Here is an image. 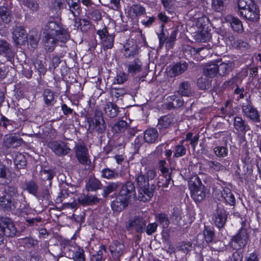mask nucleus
<instances>
[{"mask_svg":"<svg viewBox=\"0 0 261 261\" xmlns=\"http://www.w3.org/2000/svg\"><path fill=\"white\" fill-rule=\"evenodd\" d=\"M238 14L247 23H257L260 19V9L255 0H238Z\"/></svg>","mask_w":261,"mask_h":261,"instance_id":"f257e3e1","label":"nucleus"},{"mask_svg":"<svg viewBox=\"0 0 261 261\" xmlns=\"http://www.w3.org/2000/svg\"><path fill=\"white\" fill-rule=\"evenodd\" d=\"M135 181L140 194L143 196L142 201L150 199L153 196L156 187L154 184H150L148 179L142 172L136 175Z\"/></svg>","mask_w":261,"mask_h":261,"instance_id":"f03ea898","label":"nucleus"},{"mask_svg":"<svg viewBox=\"0 0 261 261\" xmlns=\"http://www.w3.org/2000/svg\"><path fill=\"white\" fill-rule=\"evenodd\" d=\"M250 235L248 229L241 226L236 233L231 237L228 247L232 250H241L245 249L249 241Z\"/></svg>","mask_w":261,"mask_h":261,"instance_id":"7ed1b4c3","label":"nucleus"},{"mask_svg":"<svg viewBox=\"0 0 261 261\" xmlns=\"http://www.w3.org/2000/svg\"><path fill=\"white\" fill-rule=\"evenodd\" d=\"M85 120L88 124V130L89 132H96L102 134L105 131L107 125L105 121L103 113L98 109L94 110L93 116H85Z\"/></svg>","mask_w":261,"mask_h":261,"instance_id":"20e7f679","label":"nucleus"},{"mask_svg":"<svg viewBox=\"0 0 261 261\" xmlns=\"http://www.w3.org/2000/svg\"><path fill=\"white\" fill-rule=\"evenodd\" d=\"M45 33L51 34V36L58 37L61 42L65 43L70 38V34L67 28L61 22L54 21H49L46 25Z\"/></svg>","mask_w":261,"mask_h":261,"instance_id":"39448f33","label":"nucleus"},{"mask_svg":"<svg viewBox=\"0 0 261 261\" xmlns=\"http://www.w3.org/2000/svg\"><path fill=\"white\" fill-rule=\"evenodd\" d=\"M242 112L247 118L254 123H259L260 117L258 112L255 108L251 101V96H246L245 102L243 103L242 106Z\"/></svg>","mask_w":261,"mask_h":261,"instance_id":"423d86ee","label":"nucleus"},{"mask_svg":"<svg viewBox=\"0 0 261 261\" xmlns=\"http://www.w3.org/2000/svg\"><path fill=\"white\" fill-rule=\"evenodd\" d=\"M95 32L104 50L111 49L114 47L115 35L109 33L108 27L104 25L102 29L95 30Z\"/></svg>","mask_w":261,"mask_h":261,"instance_id":"0eeeda50","label":"nucleus"},{"mask_svg":"<svg viewBox=\"0 0 261 261\" xmlns=\"http://www.w3.org/2000/svg\"><path fill=\"white\" fill-rule=\"evenodd\" d=\"M177 120L173 114H168L162 116L158 119L157 128L161 134L164 135L172 129V126Z\"/></svg>","mask_w":261,"mask_h":261,"instance_id":"6e6552de","label":"nucleus"},{"mask_svg":"<svg viewBox=\"0 0 261 261\" xmlns=\"http://www.w3.org/2000/svg\"><path fill=\"white\" fill-rule=\"evenodd\" d=\"M189 64L184 60L173 62L166 68L168 76L175 77L184 73L188 68Z\"/></svg>","mask_w":261,"mask_h":261,"instance_id":"1a4fd4ad","label":"nucleus"},{"mask_svg":"<svg viewBox=\"0 0 261 261\" xmlns=\"http://www.w3.org/2000/svg\"><path fill=\"white\" fill-rule=\"evenodd\" d=\"M117 194L129 203L131 199L134 198L136 195L134 183L130 181H125Z\"/></svg>","mask_w":261,"mask_h":261,"instance_id":"9d476101","label":"nucleus"},{"mask_svg":"<svg viewBox=\"0 0 261 261\" xmlns=\"http://www.w3.org/2000/svg\"><path fill=\"white\" fill-rule=\"evenodd\" d=\"M0 231L7 237H13L16 233V228L11 219L0 216Z\"/></svg>","mask_w":261,"mask_h":261,"instance_id":"9b49d317","label":"nucleus"},{"mask_svg":"<svg viewBox=\"0 0 261 261\" xmlns=\"http://www.w3.org/2000/svg\"><path fill=\"white\" fill-rule=\"evenodd\" d=\"M220 189H218L220 192V196L218 197L219 200L223 202L226 205L230 206H234L236 200L234 194L232 191L228 187L220 185Z\"/></svg>","mask_w":261,"mask_h":261,"instance_id":"f8f14e48","label":"nucleus"},{"mask_svg":"<svg viewBox=\"0 0 261 261\" xmlns=\"http://www.w3.org/2000/svg\"><path fill=\"white\" fill-rule=\"evenodd\" d=\"M60 244L63 253L68 258H70L72 255V253L73 254L77 250V248L81 247L72 239H62Z\"/></svg>","mask_w":261,"mask_h":261,"instance_id":"ddd939ff","label":"nucleus"},{"mask_svg":"<svg viewBox=\"0 0 261 261\" xmlns=\"http://www.w3.org/2000/svg\"><path fill=\"white\" fill-rule=\"evenodd\" d=\"M75 154L78 162L83 165L90 163L88 148L84 144H77L75 147Z\"/></svg>","mask_w":261,"mask_h":261,"instance_id":"4468645a","label":"nucleus"},{"mask_svg":"<svg viewBox=\"0 0 261 261\" xmlns=\"http://www.w3.org/2000/svg\"><path fill=\"white\" fill-rule=\"evenodd\" d=\"M109 250L113 260L120 261V257L124 254L125 246L118 240H113L109 245Z\"/></svg>","mask_w":261,"mask_h":261,"instance_id":"2eb2a0df","label":"nucleus"},{"mask_svg":"<svg viewBox=\"0 0 261 261\" xmlns=\"http://www.w3.org/2000/svg\"><path fill=\"white\" fill-rule=\"evenodd\" d=\"M48 146L52 151L59 156L67 154L70 149L67 146V144L63 141H53L48 143Z\"/></svg>","mask_w":261,"mask_h":261,"instance_id":"dca6fc26","label":"nucleus"},{"mask_svg":"<svg viewBox=\"0 0 261 261\" xmlns=\"http://www.w3.org/2000/svg\"><path fill=\"white\" fill-rule=\"evenodd\" d=\"M227 213L224 207H218L213 217L215 225L219 229L225 225L227 219Z\"/></svg>","mask_w":261,"mask_h":261,"instance_id":"f3484780","label":"nucleus"},{"mask_svg":"<svg viewBox=\"0 0 261 261\" xmlns=\"http://www.w3.org/2000/svg\"><path fill=\"white\" fill-rule=\"evenodd\" d=\"M12 38L16 45H25L28 41V34L22 27H16L12 33Z\"/></svg>","mask_w":261,"mask_h":261,"instance_id":"a211bd4d","label":"nucleus"},{"mask_svg":"<svg viewBox=\"0 0 261 261\" xmlns=\"http://www.w3.org/2000/svg\"><path fill=\"white\" fill-rule=\"evenodd\" d=\"M59 40L51 34L45 33L42 38V45L47 53L53 52L58 45Z\"/></svg>","mask_w":261,"mask_h":261,"instance_id":"6ab92c4d","label":"nucleus"},{"mask_svg":"<svg viewBox=\"0 0 261 261\" xmlns=\"http://www.w3.org/2000/svg\"><path fill=\"white\" fill-rule=\"evenodd\" d=\"M127 227L128 229L133 228L137 233L141 234L145 231L146 221L142 217L135 216L134 220L128 223Z\"/></svg>","mask_w":261,"mask_h":261,"instance_id":"aec40b11","label":"nucleus"},{"mask_svg":"<svg viewBox=\"0 0 261 261\" xmlns=\"http://www.w3.org/2000/svg\"><path fill=\"white\" fill-rule=\"evenodd\" d=\"M16 204L15 199L8 195L3 194V195L0 196V207L4 212L14 211L16 207Z\"/></svg>","mask_w":261,"mask_h":261,"instance_id":"412c9836","label":"nucleus"},{"mask_svg":"<svg viewBox=\"0 0 261 261\" xmlns=\"http://www.w3.org/2000/svg\"><path fill=\"white\" fill-rule=\"evenodd\" d=\"M115 198L111 202V207L114 213H120L128 206L129 202L121 198L117 193H114Z\"/></svg>","mask_w":261,"mask_h":261,"instance_id":"4be33fe9","label":"nucleus"},{"mask_svg":"<svg viewBox=\"0 0 261 261\" xmlns=\"http://www.w3.org/2000/svg\"><path fill=\"white\" fill-rule=\"evenodd\" d=\"M233 128L237 133L245 135L247 132L250 129L247 122L241 116L233 117Z\"/></svg>","mask_w":261,"mask_h":261,"instance_id":"5701e85b","label":"nucleus"},{"mask_svg":"<svg viewBox=\"0 0 261 261\" xmlns=\"http://www.w3.org/2000/svg\"><path fill=\"white\" fill-rule=\"evenodd\" d=\"M23 142L19 135L15 133L6 135L4 139V144L7 148H16L20 146Z\"/></svg>","mask_w":261,"mask_h":261,"instance_id":"b1692460","label":"nucleus"},{"mask_svg":"<svg viewBox=\"0 0 261 261\" xmlns=\"http://www.w3.org/2000/svg\"><path fill=\"white\" fill-rule=\"evenodd\" d=\"M225 20L230 23L232 30L238 33H241L244 31V28L242 21L238 18L230 15H227L225 18Z\"/></svg>","mask_w":261,"mask_h":261,"instance_id":"393cba45","label":"nucleus"},{"mask_svg":"<svg viewBox=\"0 0 261 261\" xmlns=\"http://www.w3.org/2000/svg\"><path fill=\"white\" fill-rule=\"evenodd\" d=\"M68 6V11L73 15V18L78 17L82 12V7L80 0L70 1L66 0Z\"/></svg>","mask_w":261,"mask_h":261,"instance_id":"a878e982","label":"nucleus"},{"mask_svg":"<svg viewBox=\"0 0 261 261\" xmlns=\"http://www.w3.org/2000/svg\"><path fill=\"white\" fill-rule=\"evenodd\" d=\"M42 98L45 105L47 107L54 106L57 101L55 92L49 88L44 90Z\"/></svg>","mask_w":261,"mask_h":261,"instance_id":"bb28decb","label":"nucleus"},{"mask_svg":"<svg viewBox=\"0 0 261 261\" xmlns=\"http://www.w3.org/2000/svg\"><path fill=\"white\" fill-rule=\"evenodd\" d=\"M103 111L107 116L112 118L116 117L120 112L117 105L110 101L106 103L103 107Z\"/></svg>","mask_w":261,"mask_h":261,"instance_id":"cd10ccee","label":"nucleus"},{"mask_svg":"<svg viewBox=\"0 0 261 261\" xmlns=\"http://www.w3.org/2000/svg\"><path fill=\"white\" fill-rule=\"evenodd\" d=\"M159 134L155 128H148L144 133V141L148 143H154L158 141Z\"/></svg>","mask_w":261,"mask_h":261,"instance_id":"c85d7f7f","label":"nucleus"},{"mask_svg":"<svg viewBox=\"0 0 261 261\" xmlns=\"http://www.w3.org/2000/svg\"><path fill=\"white\" fill-rule=\"evenodd\" d=\"M0 55L9 60L14 57V53L11 49V45L5 40L0 41Z\"/></svg>","mask_w":261,"mask_h":261,"instance_id":"c756f323","label":"nucleus"},{"mask_svg":"<svg viewBox=\"0 0 261 261\" xmlns=\"http://www.w3.org/2000/svg\"><path fill=\"white\" fill-rule=\"evenodd\" d=\"M202 233L203 239L206 244L212 243L215 238V229L211 225H204Z\"/></svg>","mask_w":261,"mask_h":261,"instance_id":"7c9ffc66","label":"nucleus"},{"mask_svg":"<svg viewBox=\"0 0 261 261\" xmlns=\"http://www.w3.org/2000/svg\"><path fill=\"white\" fill-rule=\"evenodd\" d=\"M102 186L100 181L95 177H90L86 184L88 192H94L100 189Z\"/></svg>","mask_w":261,"mask_h":261,"instance_id":"2f4dec72","label":"nucleus"},{"mask_svg":"<svg viewBox=\"0 0 261 261\" xmlns=\"http://www.w3.org/2000/svg\"><path fill=\"white\" fill-rule=\"evenodd\" d=\"M142 62L139 58H135L127 66V72L132 75L140 72L142 70Z\"/></svg>","mask_w":261,"mask_h":261,"instance_id":"473e14b6","label":"nucleus"},{"mask_svg":"<svg viewBox=\"0 0 261 261\" xmlns=\"http://www.w3.org/2000/svg\"><path fill=\"white\" fill-rule=\"evenodd\" d=\"M100 176L107 179H115L119 177V173L115 169H112L107 167L100 171Z\"/></svg>","mask_w":261,"mask_h":261,"instance_id":"72a5a7b5","label":"nucleus"},{"mask_svg":"<svg viewBox=\"0 0 261 261\" xmlns=\"http://www.w3.org/2000/svg\"><path fill=\"white\" fill-rule=\"evenodd\" d=\"M79 202L84 206L90 205L99 202L96 196L83 194L78 198Z\"/></svg>","mask_w":261,"mask_h":261,"instance_id":"f704fd0d","label":"nucleus"},{"mask_svg":"<svg viewBox=\"0 0 261 261\" xmlns=\"http://www.w3.org/2000/svg\"><path fill=\"white\" fill-rule=\"evenodd\" d=\"M188 186L190 193L201 188V187H204L200 178L198 176L191 178L188 181Z\"/></svg>","mask_w":261,"mask_h":261,"instance_id":"c9c22d12","label":"nucleus"},{"mask_svg":"<svg viewBox=\"0 0 261 261\" xmlns=\"http://www.w3.org/2000/svg\"><path fill=\"white\" fill-rule=\"evenodd\" d=\"M60 192L56 198L57 202H62L64 199L67 198L71 192L68 189L67 183L63 184L60 186Z\"/></svg>","mask_w":261,"mask_h":261,"instance_id":"e433bc0d","label":"nucleus"},{"mask_svg":"<svg viewBox=\"0 0 261 261\" xmlns=\"http://www.w3.org/2000/svg\"><path fill=\"white\" fill-rule=\"evenodd\" d=\"M203 72L206 76L210 79L215 77L218 74L217 64L212 63L207 65L204 68Z\"/></svg>","mask_w":261,"mask_h":261,"instance_id":"4c0bfd02","label":"nucleus"},{"mask_svg":"<svg viewBox=\"0 0 261 261\" xmlns=\"http://www.w3.org/2000/svg\"><path fill=\"white\" fill-rule=\"evenodd\" d=\"M87 15L89 19L94 21H98L102 19L100 10L94 7H91L87 11Z\"/></svg>","mask_w":261,"mask_h":261,"instance_id":"58836bf2","label":"nucleus"},{"mask_svg":"<svg viewBox=\"0 0 261 261\" xmlns=\"http://www.w3.org/2000/svg\"><path fill=\"white\" fill-rule=\"evenodd\" d=\"M25 190L29 193L35 196H37L38 191V185L33 180L24 182Z\"/></svg>","mask_w":261,"mask_h":261,"instance_id":"ea45409f","label":"nucleus"},{"mask_svg":"<svg viewBox=\"0 0 261 261\" xmlns=\"http://www.w3.org/2000/svg\"><path fill=\"white\" fill-rule=\"evenodd\" d=\"M227 0H212V8L216 12L222 13L226 9Z\"/></svg>","mask_w":261,"mask_h":261,"instance_id":"a19ab883","label":"nucleus"},{"mask_svg":"<svg viewBox=\"0 0 261 261\" xmlns=\"http://www.w3.org/2000/svg\"><path fill=\"white\" fill-rule=\"evenodd\" d=\"M178 93L182 96L189 97L191 95L190 84L188 81L182 82L179 85Z\"/></svg>","mask_w":261,"mask_h":261,"instance_id":"79ce46f5","label":"nucleus"},{"mask_svg":"<svg viewBox=\"0 0 261 261\" xmlns=\"http://www.w3.org/2000/svg\"><path fill=\"white\" fill-rule=\"evenodd\" d=\"M199 139V134H197L195 136H193V133L191 132L187 133L185 137V140L187 142H190L189 145H191L193 149H195L196 147L197 146Z\"/></svg>","mask_w":261,"mask_h":261,"instance_id":"37998d69","label":"nucleus"},{"mask_svg":"<svg viewBox=\"0 0 261 261\" xmlns=\"http://www.w3.org/2000/svg\"><path fill=\"white\" fill-rule=\"evenodd\" d=\"M218 74L220 76H224L228 74L232 69V66L231 63H221L219 65L217 64Z\"/></svg>","mask_w":261,"mask_h":261,"instance_id":"c03bdc74","label":"nucleus"},{"mask_svg":"<svg viewBox=\"0 0 261 261\" xmlns=\"http://www.w3.org/2000/svg\"><path fill=\"white\" fill-rule=\"evenodd\" d=\"M0 18L4 23L8 24L11 20L10 12L7 6H0Z\"/></svg>","mask_w":261,"mask_h":261,"instance_id":"a18cd8bd","label":"nucleus"},{"mask_svg":"<svg viewBox=\"0 0 261 261\" xmlns=\"http://www.w3.org/2000/svg\"><path fill=\"white\" fill-rule=\"evenodd\" d=\"M210 78L205 77H200L198 79L197 81V85L198 88L200 90H207L211 86L212 80Z\"/></svg>","mask_w":261,"mask_h":261,"instance_id":"49530a36","label":"nucleus"},{"mask_svg":"<svg viewBox=\"0 0 261 261\" xmlns=\"http://www.w3.org/2000/svg\"><path fill=\"white\" fill-rule=\"evenodd\" d=\"M127 123L126 121L121 120L116 123L112 128V130L114 134L123 133L126 129Z\"/></svg>","mask_w":261,"mask_h":261,"instance_id":"de8ad7c7","label":"nucleus"},{"mask_svg":"<svg viewBox=\"0 0 261 261\" xmlns=\"http://www.w3.org/2000/svg\"><path fill=\"white\" fill-rule=\"evenodd\" d=\"M7 167L5 165L0 166V184L2 185H8L10 179L7 176Z\"/></svg>","mask_w":261,"mask_h":261,"instance_id":"09e8293b","label":"nucleus"},{"mask_svg":"<svg viewBox=\"0 0 261 261\" xmlns=\"http://www.w3.org/2000/svg\"><path fill=\"white\" fill-rule=\"evenodd\" d=\"M130 11L136 17L146 14V8L139 4H133L130 7Z\"/></svg>","mask_w":261,"mask_h":261,"instance_id":"8fccbe9b","label":"nucleus"},{"mask_svg":"<svg viewBox=\"0 0 261 261\" xmlns=\"http://www.w3.org/2000/svg\"><path fill=\"white\" fill-rule=\"evenodd\" d=\"M166 164L167 163L165 160H161L159 161L157 166L161 171V174L160 176L172 175V170L169 171V169L166 166Z\"/></svg>","mask_w":261,"mask_h":261,"instance_id":"3c124183","label":"nucleus"},{"mask_svg":"<svg viewBox=\"0 0 261 261\" xmlns=\"http://www.w3.org/2000/svg\"><path fill=\"white\" fill-rule=\"evenodd\" d=\"M15 124V121L12 119H9L5 116L2 115L0 118V127H2L4 129H8V127H10L12 129Z\"/></svg>","mask_w":261,"mask_h":261,"instance_id":"603ef678","label":"nucleus"},{"mask_svg":"<svg viewBox=\"0 0 261 261\" xmlns=\"http://www.w3.org/2000/svg\"><path fill=\"white\" fill-rule=\"evenodd\" d=\"M214 152L217 156L219 158L227 156L228 153L227 144L225 143L223 146H215L214 148Z\"/></svg>","mask_w":261,"mask_h":261,"instance_id":"864d4df0","label":"nucleus"},{"mask_svg":"<svg viewBox=\"0 0 261 261\" xmlns=\"http://www.w3.org/2000/svg\"><path fill=\"white\" fill-rule=\"evenodd\" d=\"M156 220L163 228H167L169 225V220L167 214L160 213L156 215Z\"/></svg>","mask_w":261,"mask_h":261,"instance_id":"5fc2aeb1","label":"nucleus"},{"mask_svg":"<svg viewBox=\"0 0 261 261\" xmlns=\"http://www.w3.org/2000/svg\"><path fill=\"white\" fill-rule=\"evenodd\" d=\"M69 259H72L73 261H86V254L83 247H80L77 248V250L75 251Z\"/></svg>","mask_w":261,"mask_h":261,"instance_id":"6e6d98bb","label":"nucleus"},{"mask_svg":"<svg viewBox=\"0 0 261 261\" xmlns=\"http://www.w3.org/2000/svg\"><path fill=\"white\" fill-rule=\"evenodd\" d=\"M206 166L209 171L212 172H218L222 170L223 168V166L220 163L215 161H207Z\"/></svg>","mask_w":261,"mask_h":261,"instance_id":"4d7b16f0","label":"nucleus"},{"mask_svg":"<svg viewBox=\"0 0 261 261\" xmlns=\"http://www.w3.org/2000/svg\"><path fill=\"white\" fill-rule=\"evenodd\" d=\"M164 10L170 15L175 14V7L172 0H161Z\"/></svg>","mask_w":261,"mask_h":261,"instance_id":"13d9d810","label":"nucleus"},{"mask_svg":"<svg viewBox=\"0 0 261 261\" xmlns=\"http://www.w3.org/2000/svg\"><path fill=\"white\" fill-rule=\"evenodd\" d=\"M173 158H178L186 154L187 149L185 146L175 145L173 148Z\"/></svg>","mask_w":261,"mask_h":261,"instance_id":"bf43d9fd","label":"nucleus"},{"mask_svg":"<svg viewBox=\"0 0 261 261\" xmlns=\"http://www.w3.org/2000/svg\"><path fill=\"white\" fill-rule=\"evenodd\" d=\"M192 198L196 202H201L206 196L205 192L200 188L190 193Z\"/></svg>","mask_w":261,"mask_h":261,"instance_id":"052dcab7","label":"nucleus"},{"mask_svg":"<svg viewBox=\"0 0 261 261\" xmlns=\"http://www.w3.org/2000/svg\"><path fill=\"white\" fill-rule=\"evenodd\" d=\"M84 86H82L81 83H77V84L74 85L73 87V93L72 94L74 97L77 99H82L84 96V94L82 92L83 90Z\"/></svg>","mask_w":261,"mask_h":261,"instance_id":"680f3d73","label":"nucleus"},{"mask_svg":"<svg viewBox=\"0 0 261 261\" xmlns=\"http://www.w3.org/2000/svg\"><path fill=\"white\" fill-rule=\"evenodd\" d=\"M117 182H111L107 186H105L103 189L102 195L103 198H107L109 194L115 191L118 187Z\"/></svg>","mask_w":261,"mask_h":261,"instance_id":"e2e57ef3","label":"nucleus"},{"mask_svg":"<svg viewBox=\"0 0 261 261\" xmlns=\"http://www.w3.org/2000/svg\"><path fill=\"white\" fill-rule=\"evenodd\" d=\"M128 79L127 74L124 71H118L114 79L113 84H123Z\"/></svg>","mask_w":261,"mask_h":261,"instance_id":"0e129e2a","label":"nucleus"},{"mask_svg":"<svg viewBox=\"0 0 261 261\" xmlns=\"http://www.w3.org/2000/svg\"><path fill=\"white\" fill-rule=\"evenodd\" d=\"M25 222L27 223V225L28 226L33 227L34 229H35V227H38L40 226L38 223H40L41 225L43 223L42 218L40 217L31 218L27 216V217L25 218Z\"/></svg>","mask_w":261,"mask_h":261,"instance_id":"69168bd1","label":"nucleus"},{"mask_svg":"<svg viewBox=\"0 0 261 261\" xmlns=\"http://www.w3.org/2000/svg\"><path fill=\"white\" fill-rule=\"evenodd\" d=\"M171 181L173 183L174 181L172 180V175L160 176L158 181V185L159 187L163 188H167Z\"/></svg>","mask_w":261,"mask_h":261,"instance_id":"338daca9","label":"nucleus"},{"mask_svg":"<svg viewBox=\"0 0 261 261\" xmlns=\"http://www.w3.org/2000/svg\"><path fill=\"white\" fill-rule=\"evenodd\" d=\"M23 244L27 249L34 248L38 245V241L32 238H25L23 239Z\"/></svg>","mask_w":261,"mask_h":261,"instance_id":"774afa93","label":"nucleus"}]
</instances>
